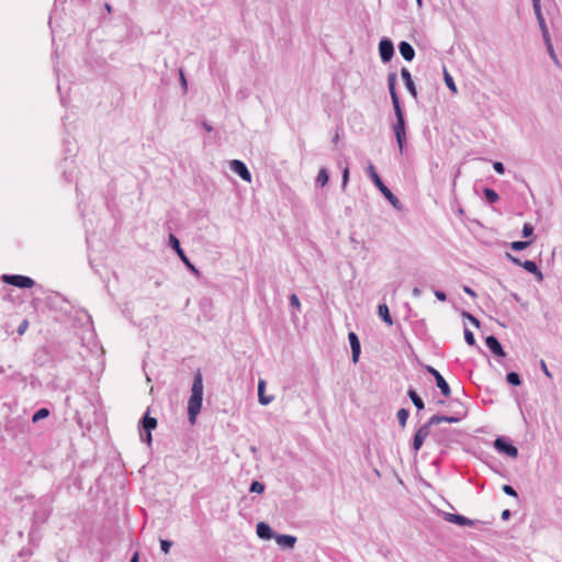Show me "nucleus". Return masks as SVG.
Returning a JSON list of instances; mask_svg holds the SVG:
<instances>
[{"mask_svg":"<svg viewBox=\"0 0 562 562\" xmlns=\"http://www.w3.org/2000/svg\"><path fill=\"white\" fill-rule=\"evenodd\" d=\"M257 536L262 540L274 539L277 532L265 521H260L256 526Z\"/></svg>","mask_w":562,"mask_h":562,"instance_id":"obj_17","label":"nucleus"},{"mask_svg":"<svg viewBox=\"0 0 562 562\" xmlns=\"http://www.w3.org/2000/svg\"><path fill=\"white\" fill-rule=\"evenodd\" d=\"M521 267L529 273H532L536 276L538 281L543 280V274L541 270L538 268L537 263L532 260H525L522 261Z\"/></svg>","mask_w":562,"mask_h":562,"instance_id":"obj_22","label":"nucleus"},{"mask_svg":"<svg viewBox=\"0 0 562 562\" xmlns=\"http://www.w3.org/2000/svg\"><path fill=\"white\" fill-rule=\"evenodd\" d=\"M483 194H484L485 200L490 204L496 203L499 199L498 193L494 189H491V188H485L483 190Z\"/></svg>","mask_w":562,"mask_h":562,"instance_id":"obj_26","label":"nucleus"},{"mask_svg":"<svg viewBox=\"0 0 562 562\" xmlns=\"http://www.w3.org/2000/svg\"><path fill=\"white\" fill-rule=\"evenodd\" d=\"M379 54L383 63H389L394 56V45L389 37H383L379 43Z\"/></svg>","mask_w":562,"mask_h":562,"instance_id":"obj_11","label":"nucleus"},{"mask_svg":"<svg viewBox=\"0 0 562 562\" xmlns=\"http://www.w3.org/2000/svg\"><path fill=\"white\" fill-rule=\"evenodd\" d=\"M290 306L295 308L296 311L301 310L300 300H299L297 295L294 293L290 295Z\"/></svg>","mask_w":562,"mask_h":562,"instance_id":"obj_42","label":"nucleus"},{"mask_svg":"<svg viewBox=\"0 0 562 562\" xmlns=\"http://www.w3.org/2000/svg\"><path fill=\"white\" fill-rule=\"evenodd\" d=\"M426 371H427L430 375H432V376H434V379H435V381H436V385H437V386H438V389L440 390L441 394H442L443 396H447V397H448V396H450V394H451V389H450V386H449L448 382H447V381L445 380V378L441 375V373H440L437 369H435V368H432V367H430V366H427V367H426Z\"/></svg>","mask_w":562,"mask_h":562,"instance_id":"obj_10","label":"nucleus"},{"mask_svg":"<svg viewBox=\"0 0 562 562\" xmlns=\"http://www.w3.org/2000/svg\"><path fill=\"white\" fill-rule=\"evenodd\" d=\"M540 366H541V370H542V372H543L547 376L551 378V373H550V371H549V369H548V367H547V364H546V362H544L543 360H541V361H540Z\"/></svg>","mask_w":562,"mask_h":562,"instance_id":"obj_49","label":"nucleus"},{"mask_svg":"<svg viewBox=\"0 0 562 562\" xmlns=\"http://www.w3.org/2000/svg\"><path fill=\"white\" fill-rule=\"evenodd\" d=\"M544 42V45H546V48H547V52L550 56V58L553 60V63L557 65V66H560V61H559V58L555 54V50L553 48V45H552V42H551V37L550 38H547V40H543Z\"/></svg>","mask_w":562,"mask_h":562,"instance_id":"obj_27","label":"nucleus"},{"mask_svg":"<svg viewBox=\"0 0 562 562\" xmlns=\"http://www.w3.org/2000/svg\"><path fill=\"white\" fill-rule=\"evenodd\" d=\"M104 8H105V10L108 11V13H111V12H112V7H111L109 3H105V4H104Z\"/></svg>","mask_w":562,"mask_h":562,"instance_id":"obj_55","label":"nucleus"},{"mask_svg":"<svg viewBox=\"0 0 562 562\" xmlns=\"http://www.w3.org/2000/svg\"><path fill=\"white\" fill-rule=\"evenodd\" d=\"M418 5L420 7L422 5V0H416Z\"/></svg>","mask_w":562,"mask_h":562,"instance_id":"obj_58","label":"nucleus"},{"mask_svg":"<svg viewBox=\"0 0 562 562\" xmlns=\"http://www.w3.org/2000/svg\"><path fill=\"white\" fill-rule=\"evenodd\" d=\"M493 168L499 175H503L505 172V166L501 161L493 162Z\"/></svg>","mask_w":562,"mask_h":562,"instance_id":"obj_46","label":"nucleus"},{"mask_svg":"<svg viewBox=\"0 0 562 562\" xmlns=\"http://www.w3.org/2000/svg\"><path fill=\"white\" fill-rule=\"evenodd\" d=\"M368 176L371 178L374 186L383 194V196L392 204V206L398 211L403 209V204L400 199L393 194V192L384 184L380 176L378 175L374 166L370 164L367 168Z\"/></svg>","mask_w":562,"mask_h":562,"instance_id":"obj_2","label":"nucleus"},{"mask_svg":"<svg viewBox=\"0 0 562 562\" xmlns=\"http://www.w3.org/2000/svg\"><path fill=\"white\" fill-rule=\"evenodd\" d=\"M392 104H393L395 119H396V121L393 125V131H394V135L396 138V143L400 148V154H402L403 148H404V143L406 139V121H405L404 111L401 105V102L392 103Z\"/></svg>","mask_w":562,"mask_h":562,"instance_id":"obj_3","label":"nucleus"},{"mask_svg":"<svg viewBox=\"0 0 562 562\" xmlns=\"http://www.w3.org/2000/svg\"><path fill=\"white\" fill-rule=\"evenodd\" d=\"M231 170L238 175L244 181H251V173L244 161L234 159L229 162Z\"/></svg>","mask_w":562,"mask_h":562,"instance_id":"obj_12","label":"nucleus"},{"mask_svg":"<svg viewBox=\"0 0 562 562\" xmlns=\"http://www.w3.org/2000/svg\"><path fill=\"white\" fill-rule=\"evenodd\" d=\"M510 516H512V512L509 509H504L501 515L503 520H508L510 518Z\"/></svg>","mask_w":562,"mask_h":562,"instance_id":"obj_51","label":"nucleus"},{"mask_svg":"<svg viewBox=\"0 0 562 562\" xmlns=\"http://www.w3.org/2000/svg\"><path fill=\"white\" fill-rule=\"evenodd\" d=\"M533 231L535 228L531 223H525L522 226L521 235L524 238L531 237L533 236Z\"/></svg>","mask_w":562,"mask_h":562,"instance_id":"obj_38","label":"nucleus"},{"mask_svg":"<svg viewBox=\"0 0 562 562\" xmlns=\"http://www.w3.org/2000/svg\"><path fill=\"white\" fill-rule=\"evenodd\" d=\"M408 397L412 400L413 404L417 408V411H422L425 408V404L423 398L418 395V393L414 389H409L407 391Z\"/></svg>","mask_w":562,"mask_h":562,"instance_id":"obj_24","label":"nucleus"},{"mask_svg":"<svg viewBox=\"0 0 562 562\" xmlns=\"http://www.w3.org/2000/svg\"><path fill=\"white\" fill-rule=\"evenodd\" d=\"M338 140H339V135H338V134H336V135H335V137L333 138V142H334V143H337Z\"/></svg>","mask_w":562,"mask_h":562,"instance_id":"obj_56","label":"nucleus"},{"mask_svg":"<svg viewBox=\"0 0 562 562\" xmlns=\"http://www.w3.org/2000/svg\"><path fill=\"white\" fill-rule=\"evenodd\" d=\"M494 448L499 452L510 458L518 457V449L506 437L499 436L494 440Z\"/></svg>","mask_w":562,"mask_h":562,"instance_id":"obj_7","label":"nucleus"},{"mask_svg":"<svg viewBox=\"0 0 562 562\" xmlns=\"http://www.w3.org/2000/svg\"><path fill=\"white\" fill-rule=\"evenodd\" d=\"M172 541L171 540H167V539H161L160 540V550L165 553V554H168L171 547H172Z\"/></svg>","mask_w":562,"mask_h":562,"instance_id":"obj_40","label":"nucleus"},{"mask_svg":"<svg viewBox=\"0 0 562 562\" xmlns=\"http://www.w3.org/2000/svg\"><path fill=\"white\" fill-rule=\"evenodd\" d=\"M348 340H349L350 348H351L352 362L357 363L359 361L360 353H361V344H360L359 337L356 333L350 331L348 334Z\"/></svg>","mask_w":562,"mask_h":562,"instance_id":"obj_14","label":"nucleus"},{"mask_svg":"<svg viewBox=\"0 0 562 562\" xmlns=\"http://www.w3.org/2000/svg\"><path fill=\"white\" fill-rule=\"evenodd\" d=\"M48 415H49V411H48V408L42 407V408L37 409V411L33 414V416H32V422H33V423H37V422H40V420H42V419H44V418L48 417Z\"/></svg>","mask_w":562,"mask_h":562,"instance_id":"obj_34","label":"nucleus"},{"mask_svg":"<svg viewBox=\"0 0 562 562\" xmlns=\"http://www.w3.org/2000/svg\"><path fill=\"white\" fill-rule=\"evenodd\" d=\"M348 181H349V168L348 166H346L344 169H342V182H341V188L342 190L346 189L347 184H348Z\"/></svg>","mask_w":562,"mask_h":562,"instance_id":"obj_43","label":"nucleus"},{"mask_svg":"<svg viewBox=\"0 0 562 562\" xmlns=\"http://www.w3.org/2000/svg\"><path fill=\"white\" fill-rule=\"evenodd\" d=\"M531 244H532V239H530V240H516V241H512L509 244V247L514 251H521V250H525L526 248H528Z\"/></svg>","mask_w":562,"mask_h":562,"instance_id":"obj_28","label":"nucleus"},{"mask_svg":"<svg viewBox=\"0 0 562 562\" xmlns=\"http://www.w3.org/2000/svg\"><path fill=\"white\" fill-rule=\"evenodd\" d=\"M179 77H180V83L183 88V91L187 92L188 90V82H187V79H186V76H184V72L182 69L179 70Z\"/></svg>","mask_w":562,"mask_h":562,"instance_id":"obj_47","label":"nucleus"},{"mask_svg":"<svg viewBox=\"0 0 562 562\" xmlns=\"http://www.w3.org/2000/svg\"><path fill=\"white\" fill-rule=\"evenodd\" d=\"M412 293H413V295H414L415 297H419V296L422 295V290H420L419 288L415 286V288L413 289Z\"/></svg>","mask_w":562,"mask_h":562,"instance_id":"obj_52","label":"nucleus"},{"mask_svg":"<svg viewBox=\"0 0 562 562\" xmlns=\"http://www.w3.org/2000/svg\"><path fill=\"white\" fill-rule=\"evenodd\" d=\"M532 9L536 15V19L539 24V29L541 31V35L543 40L550 38V33L542 13L541 9V0H531Z\"/></svg>","mask_w":562,"mask_h":562,"instance_id":"obj_9","label":"nucleus"},{"mask_svg":"<svg viewBox=\"0 0 562 562\" xmlns=\"http://www.w3.org/2000/svg\"><path fill=\"white\" fill-rule=\"evenodd\" d=\"M506 382L513 386H519L521 384V378L517 372L510 371L506 375Z\"/></svg>","mask_w":562,"mask_h":562,"instance_id":"obj_31","label":"nucleus"},{"mask_svg":"<svg viewBox=\"0 0 562 562\" xmlns=\"http://www.w3.org/2000/svg\"><path fill=\"white\" fill-rule=\"evenodd\" d=\"M502 491L508 496L518 497L516 490L512 485L504 484Z\"/></svg>","mask_w":562,"mask_h":562,"instance_id":"obj_41","label":"nucleus"},{"mask_svg":"<svg viewBox=\"0 0 562 562\" xmlns=\"http://www.w3.org/2000/svg\"><path fill=\"white\" fill-rule=\"evenodd\" d=\"M203 402V375L201 370L194 373L191 386V395L188 401V419L191 425L195 424L196 416L200 414Z\"/></svg>","mask_w":562,"mask_h":562,"instance_id":"obj_1","label":"nucleus"},{"mask_svg":"<svg viewBox=\"0 0 562 562\" xmlns=\"http://www.w3.org/2000/svg\"><path fill=\"white\" fill-rule=\"evenodd\" d=\"M329 181V172L326 168H321L316 178V183L324 187Z\"/></svg>","mask_w":562,"mask_h":562,"instance_id":"obj_29","label":"nucleus"},{"mask_svg":"<svg viewBox=\"0 0 562 562\" xmlns=\"http://www.w3.org/2000/svg\"><path fill=\"white\" fill-rule=\"evenodd\" d=\"M485 345L494 356H496L498 358H504L506 356V352H505L503 346L501 345V342L498 341V339L495 336H493V335L487 336L485 338Z\"/></svg>","mask_w":562,"mask_h":562,"instance_id":"obj_13","label":"nucleus"},{"mask_svg":"<svg viewBox=\"0 0 562 562\" xmlns=\"http://www.w3.org/2000/svg\"><path fill=\"white\" fill-rule=\"evenodd\" d=\"M464 415H465V412L462 413V416H448V415L436 414V415L431 416L429 419H430V424H434V425H439L440 423L456 424V423H459Z\"/></svg>","mask_w":562,"mask_h":562,"instance_id":"obj_19","label":"nucleus"},{"mask_svg":"<svg viewBox=\"0 0 562 562\" xmlns=\"http://www.w3.org/2000/svg\"><path fill=\"white\" fill-rule=\"evenodd\" d=\"M401 76H402V79L405 83V87L406 89L408 90V92L411 93V95L414 98V99H417V89H416V86L412 79V75L409 72V70L405 67H403L401 69Z\"/></svg>","mask_w":562,"mask_h":562,"instance_id":"obj_18","label":"nucleus"},{"mask_svg":"<svg viewBox=\"0 0 562 562\" xmlns=\"http://www.w3.org/2000/svg\"><path fill=\"white\" fill-rule=\"evenodd\" d=\"M408 416H409L408 409L400 408L397 411L396 417H397L398 424L401 425L402 428H405Z\"/></svg>","mask_w":562,"mask_h":562,"instance_id":"obj_33","label":"nucleus"},{"mask_svg":"<svg viewBox=\"0 0 562 562\" xmlns=\"http://www.w3.org/2000/svg\"><path fill=\"white\" fill-rule=\"evenodd\" d=\"M443 79H445V82H446V86L448 87V89L451 92L457 93L458 89L454 83V80H453L452 76L446 69L443 70Z\"/></svg>","mask_w":562,"mask_h":562,"instance_id":"obj_32","label":"nucleus"},{"mask_svg":"<svg viewBox=\"0 0 562 562\" xmlns=\"http://www.w3.org/2000/svg\"><path fill=\"white\" fill-rule=\"evenodd\" d=\"M396 78H397V76L395 72H390L387 75V88L390 91L392 103L401 102L398 94L396 92Z\"/></svg>","mask_w":562,"mask_h":562,"instance_id":"obj_21","label":"nucleus"},{"mask_svg":"<svg viewBox=\"0 0 562 562\" xmlns=\"http://www.w3.org/2000/svg\"><path fill=\"white\" fill-rule=\"evenodd\" d=\"M274 540L282 550H292L297 541L295 536L280 533L276 535Z\"/></svg>","mask_w":562,"mask_h":562,"instance_id":"obj_16","label":"nucleus"},{"mask_svg":"<svg viewBox=\"0 0 562 562\" xmlns=\"http://www.w3.org/2000/svg\"><path fill=\"white\" fill-rule=\"evenodd\" d=\"M2 280L7 284L19 289H30L35 285V281L32 278L22 274H3Z\"/></svg>","mask_w":562,"mask_h":562,"instance_id":"obj_6","label":"nucleus"},{"mask_svg":"<svg viewBox=\"0 0 562 562\" xmlns=\"http://www.w3.org/2000/svg\"><path fill=\"white\" fill-rule=\"evenodd\" d=\"M464 340L469 346H476L474 334L467 327L464 328Z\"/></svg>","mask_w":562,"mask_h":562,"instance_id":"obj_37","label":"nucleus"},{"mask_svg":"<svg viewBox=\"0 0 562 562\" xmlns=\"http://www.w3.org/2000/svg\"><path fill=\"white\" fill-rule=\"evenodd\" d=\"M4 372V369L0 366V374Z\"/></svg>","mask_w":562,"mask_h":562,"instance_id":"obj_57","label":"nucleus"},{"mask_svg":"<svg viewBox=\"0 0 562 562\" xmlns=\"http://www.w3.org/2000/svg\"><path fill=\"white\" fill-rule=\"evenodd\" d=\"M463 291L472 297H476V293L468 285H463Z\"/></svg>","mask_w":562,"mask_h":562,"instance_id":"obj_50","label":"nucleus"},{"mask_svg":"<svg viewBox=\"0 0 562 562\" xmlns=\"http://www.w3.org/2000/svg\"><path fill=\"white\" fill-rule=\"evenodd\" d=\"M434 426V424H430V419H428L424 425H422L417 430L416 434L422 436L423 438H427L430 435V428Z\"/></svg>","mask_w":562,"mask_h":562,"instance_id":"obj_35","label":"nucleus"},{"mask_svg":"<svg viewBox=\"0 0 562 562\" xmlns=\"http://www.w3.org/2000/svg\"><path fill=\"white\" fill-rule=\"evenodd\" d=\"M434 294L437 300L445 302L447 300V294L441 290H434Z\"/></svg>","mask_w":562,"mask_h":562,"instance_id":"obj_48","label":"nucleus"},{"mask_svg":"<svg viewBox=\"0 0 562 562\" xmlns=\"http://www.w3.org/2000/svg\"><path fill=\"white\" fill-rule=\"evenodd\" d=\"M169 246L176 251V254L181 259V261L184 263V266L194 276L199 277L200 276V271L196 269V267L187 257L184 250L181 248L180 240L173 234L169 235Z\"/></svg>","mask_w":562,"mask_h":562,"instance_id":"obj_5","label":"nucleus"},{"mask_svg":"<svg viewBox=\"0 0 562 562\" xmlns=\"http://www.w3.org/2000/svg\"><path fill=\"white\" fill-rule=\"evenodd\" d=\"M203 127L207 131V132H211L212 131V126L209 125L206 122H203Z\"/></svg>","mask_w":562,"mask_h":562,"instance_id":"obj_54","label":"nucleus"},{"mask_svg":"<svg viewBox=\"0 0 562 562\" xmlns=\"http://www.w3.org/2000/svg\"><path fill=\"white\" fill-rule=\"evenodd\" d=\"M398 50H400V54L402 55V57L407 61H412L415 57L414 47L406 41L400 42Z\"/></svg>","mask_w":562,"mask_h":562,"instance_id":"obj_20","label":"nucleus"},{"mask_svg":"<svg viewBox=\"0 0 562 562\" xmlns=\"http://www.w3.org/2000/svg\"><path fill=\"white\" fill-rule=\"evenodd\" d=\"M461 315H462V317H463V318L469 319V321H470V323H471L473 326H475L476 328H480L481 323H480V321H479L474 315H472L471 313L465 312V311H464V312H462V314H461Z\"/></svg>","mask_w":562,"mask_h":562,"instance_id":"obj_39","label":"nucleus"},{"mask_svg":"<svg viewBox=\"0 0 562 562\" xmlns=\"http://www.w3.org/2000/svg\"><path fill=\"white\" fill-rule=\"evenodd\" d=\"M266 382L260 380L258 383V396L261 405H268L272 401V396L265 395Z\"/></svg>","mask_w":562,"mask_h":562,"instance_id":"obj_25","label":"nucleus"},{"mask_svg":"<svg viewBox=\"0 0 562 562\" xmlns=\"http://www.w3.org/2000/svg\"><path fill=\"white\" fill-rule=\"evenodd\" d=\"M505 257H506V259H507V260H509V261H510V262H513L514 265L521 267L522 261H521L519 258H517V257L513 256V255H512V254H509V252H506V254H505Z\"/></svg>","mask_w":562,"mask_h":562,"instance_id":"obj_45","label":"nucleus"},{"mask_svg":"<svg viewBox=\"0 0 562 562\" xmlns=\"http://www.w3.org/2000/svg\"><path fill=\"white\" fill-rule=\"evenodd\" d=\"M424 441H425V438H423L422 436H419L418 434L415 432L413 440H412L411 450L414 453H417L420 450V448L423 447Z\"/></svg>","mask_w":562,"mask_h":562,"instance_id":"obj_30","label":"nucleus"},{"mask_svg":"<svg viewBox=\"0 0 562 562\" xmlns=\"http://www.w3.org/2000/svg\"><path fill=\"white\" fill-rule=\"evenodd\" d=\"M138 427L142 442L150 445L153 441L151 431L157 427V419L150 417L147 412L139 420Z\"/></svg>","mask_w":562,"mask_h":562,"instance_id":"obj_4","label":"nucleus"},{"mask_svg":"<svg viewBox=\"0 0 562 562\" xmlns=\"http://www.w3.org/2000/svg\"><path fill=\"white\" fill-rule=\"evenodd\" d=\"M130 562H139V554H138V552H135V553L132 555V558H131Z\"/></svg>","mask_w":562,"mask_h":562,"instance_id":"obj_53","label":"nucleus"},{"mask_svg":"<svg viewBox=\"0 0 562 562\" xmlns=\"http://www.w3.org/2000/svg\"><path fill=\"white\" fill-rule=\"evenodd\" d=\"M378 314L387 325L393 324V318L390 314L389 306L385 303H381L378 305Z\"/></svg>","mask_w":562,"mask_h":562,"instance_id":"obj_23","label":"nucleus"},{"mask_svg":"<svg viewBox=\"0 0 562 562\" xmlns=\"http://www.w3.org/2000/svg\"><path fill=\"white\" fill-rule=\"evenodd\" d=\"M50 514V505L49 499L47 497H43L37 499L36 509L34 510V520L36 522H45Z\"/></svg>","mask_w":562,"mask_h":562,"instance_id":"obj_8","label":"nucleus"},{"mask_svg":"<svg viewBox=\"0 0 562 562\" xmlns=\"http://www.w3.org/2000/svg\"><path fill=\"white\" fill-rule=\"evenodd\" d=\"M443 519L448 522L456 524L458 526H474V521L460 514L443 513Z\"/></svg>","mask_w":562,"mask_h":562,"instance_id":"obj_15","label":"nucleus"},{"mask_svg":"<svg viewBox=\"0 0 562 562\" xmlns=\"http://www.w3.org/2000/svg\"><path fill=\"white\" fill-rule=\"evenodd\" d=\"M249 492L261 494L265 492V484L259 481H252L249 487Z\"/></svg>","mask_w":562,"mask_h":562,"instance_id":"obj_36","label":"nucleus"},{"mask_svg":"<svg viewBox=\"0 0 562 562\" xmlns=\"http://www.w3.org/2000/svg\"><path fill=\"white\" fill-rule=\"evenodd\" d=\"M29 328V321L27 319H23L20 325L18 326L16 328V333L21 336L23 335L26 329Z\"/></svg>","mask_w":562,"mask_h":562,"instance_id":"obj_44","label":"nucleus"}]
</instances>
